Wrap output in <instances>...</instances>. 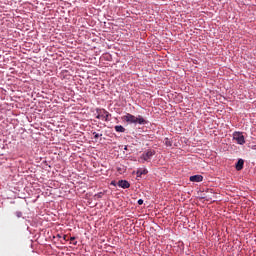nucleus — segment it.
<instances>
[{
  "label": "nucleus",
  "instance_id": "5",
  "mask_svg": "<svg viewBox=\"0 0 256 256\" xmlns=\"http://www.w3.org/2000/svg\"><path fill=\"white\" fill-rule=\"evenodd\" d=\"M118 187H121L122 189H129V187H131V184H129V181L127 180H120L118 181Z\"/></svg>",
  "mask_w": 256,
  "mask_h": 256
},
{
  "label": "nucleus",
  "instance_id": "11",
  "mask_svg": "<svg viewBox=\"0 0 256 256\" xmlns=\"http://www.w3.org/2000/svg\"><path fill=\"white\" fill-rule=\"evenodd\" d=\"M70 243H72V245H77V241H75V237L70 238Z\"/></svg>",
  "mask_w": 256,
  "mask_h": 256
},
{
  "label": "nucleus",
  "instance_id": "1",
  "mask_svg": "<svg viewBox=\"0 0 256 256\" xmlns=\"http://www.w3.org/2000/svg\"><path fill=\"white\" fill-rule=\"evenodd\" d=\"M122 119L123 121H126V123H134V124L138 123V125H147V120H145V118H143V116L141 115L136 117L133 114L127 113L122 117Z\"/></svg>",
  "mask_w": 256,
  "mask_h": 256
},
{
  "label": "nucleus",
  "instance_id": "6",
  "mask_svg": "<svg viewBox=\"0 0 256 256\" xmlns=\"http://www.w3.org/2000/svg\"><path fill=\"white\" fill-rule=\"evenodd\" d=\"M190 181H192V183H201V181H203V176L201 175L191 176Z\"/></svg>",
  "mask_w": 256,
  "mask_h": 256
},
{
  "label": "nucleus",
  "instance_id": "8",
  "mask_svg": "<svg viewBox=\"0 0 256 256\" xmlns=\"http://www.w3.org/2000/svg\"><path fill=\"white\" fill-rule=\"evenodd\" d=\"M116 133H125V127L122 125H117L114 127Z\"/></svg>",
  "mask_w": 256,
  "mask_h": 256
},
{
  "label": "nucleus",
  "instance_id": "9",
  "mask_svg": "<svg viewBox=\"0 0 256 256\" xmlns=\"http://www.w3.org/2000/svg\"><path fill=\"white\" fill-rule=\"evenodd\" d=\"M147 173H149V171H147V169H140L137 171L136 175H137V177H141V175H147Z\"/></svg>",
  "mask_w": 256,
  "mask_h": 256
},
{
  "label": "nucleus",
  "instance_id": "14",
  "mask_svg": "<svg viewBox=\"0 0 256 256\" xmlns=\"http://www.w3.org/2000/svg\"><path fill=\"white\" fill-rule=\"evenodd\" d=\"M138 205H143V199L138 200Z\"/></svg>",
  "mask_w": 256,
  "mask_h": 256
},
{
  "label": "nucleus",
  "instance_id": "4",
  "mask_svg": "<svg viewBox=\"0 0 256 256\" xmlns=\"http://www.w3.org/2000/svg\"><path fill=\"white\" fill-rule=\"evenodd\" d=\"M233 139L238 143V145H245V136L242 132H234Z\"/></svg>",
  "mask_w": 256,
  "mask_h": 256
},
{
  "label": "nucleus",
  "instance_id": "13",
  "mask_svg": "<svg viewBox=\"0 0 256 256\" xmlns=\"http://www.w3.org/2000/svg\"><path fill=\"white\" fill-rule=\"evenodd\" d=\"M95 197L96 199H101V197H103V192L96 194Z\"/></svg>",
  "mask_w": 256,
  "mask_h": 256
},
{
  "label": "nucleus",
  "instance_id": "2",
  "mask_svg": "<svg viewBox=\"0 0 256 256\" xmlns=\"http://www.w3.org/2000/svg\"><path fill=\"white\" fill-rule=\"evenodd\" d=\"M97 114L96 119H101L102 121H109V117H111V114L105 109L97 110Z\"/></svg>",
  "mask_w": 256,
  "mask_h": 256
},
{
  "label": "nucleus",
  "instance_id": "3",
  "mask_svg": "<svg viewBox=\"0 0 256 256\" xmlns=\"http://www.w3.org/2000/svg\"><path fill=\"white\" fill-rule=\"evenodd\" d=\"M155 155V150H147L143 152L140 159L142 160V163H145V161L149 162Z\"/></svg>",
  "mask_w": 256,
  "mask_h": 256
},
{
  "label": "nucleus",
  "instance_id": "10",
  "mask_svg": "<svg viewBox=\"0 0 256 256\" xmlns=\"http://www.w3.org/2000/svg\"><path fill=\"white\" fill-rule=\"evenodd\" d=\"M94 139H99L100 137H103V134H99L97 132H93Z\"/></svg>",
  "mask_w": 256,
  "mask_h": 256
},
{
  "label": "nucleus",
  "instance_id": "7",
  "mask_svg": "<svg viewBox=\"0 0 256 256\" xmlns=\"http://www.w3.org/2000/svg\"><path fill=\"white\" fill-rule=\"evenodd\" d=\"M244 165H245V161L243 159H239L235 166L236 171H242Z\"/></svg>",
  "mask_w": 256,
  "mask_h": 256
},
{
  "label": "nucleus",
  "instance_id": "12",
  "mask_svg": "<svg viewBox=\"0 0 256 256\" xmlns=\"http://www.w3.org/2000/svg\"><path fill=\"white\" fill-rule=\"evenodd\" d=\"M15 215H16V217H18V219L21 218V217H23V213H22V212H19V211H17V212L15 213Z\"/></svg>",
  "mask_w": 256,
  "mask_h": 256
}]
</instances>
